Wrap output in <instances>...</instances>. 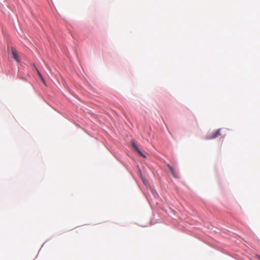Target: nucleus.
<instances>
[{
  "label": "nucleus",
  "instance_id": "f03ea898",
  "mask_svg": "<svg viewBox=\"0 0 260 260\" xmlns=\"http://www.w3.org/2000/svg\"><path fill=\"white\" fill-rule=\"evenodd\" d=\"M221 135L220 134V129H219L214 132L211 136H209L207 137V139H212L217 138Z\"/></svg>",
  "mask_w": 260,
  "mask_h": 260
},
{
  "label": "nucleus",
  "instance_id": "7ed1b4c3",
  "mask_svg": "<svg viewBox=\"0 0 260 260\" xmlns=\"http://www.w3.org/2000/svg\"><path fill=\"white\" fill-rule=\"evenodd\" d=\"M132 146L134 148V149L135 150V151H136L140 155L142 156L144 158H145L146 156L145 155H144L142 153V152L139 149V148H138V147L137 146L136 144L134 142H132Z\"/></svg>",
  "mask_w": 260,
  "mask_h": 260
},
{
  "label": "nucleus",
  "instance_id": "39448f33",
  "mask_svg": "<svg viewBox=\"0 0 260 260\" xmlns=\"http://www.w3.org/2000/svg\"><path fill=\"white\" fill-rule=\"evenodd\" d=\"M37 72L38 73V75H39V76L41 78V79H42V80H43V78H42V76L40 73V72L37 69Z\"/></svg>",
  "mask_w": 260,
  "mask_h": 260
},
{
  "label": "nucleus",
  "instance_id": "423d86ee",
  "mask_svg": "<svg viewBox=\"0 0 260 260\" xmlns=\"http://www.w3.org/2000/svg\"><path fill=\"white\" fill-rule=\"evenodd\" d=\"M256 257L259 260H260V255H256Z\"/></svg>",
  "mask_w": 260,
  "mask_h": 260
},
{
  "label": "nucleus",
  "instance_id": "20e7f679",
  "mask_svg": "<svg viewBox=\"0 0 260 260\" xmlns=\"http://www.w3.org/2000/svg\"><path fill=\"white\" fill-rule=\"evenodd\" d=\"M167 166L168 167V168L169 169V170L170 171L172 175L175 178H177L178 177V175L175 172V171H174V169L173 168V167L172 166H171L169 164H167Z\"/></svg>",
  "mask_w": 260,
  "mask_h": 260
},
{
  "label": "nucleus",
  "instance_id": "f257e3e1",
  "mask_svg": "<svg viewBox=\"0 0 260 260\" xmlns=\"http://www.w3.org/2000/svg\"><path fill=\"white\" fill-rule=\"evenodd\" d=\"M8 53H9V55H10L11 56V57L12 58H13L14 59H15L16 61H17V62L20 61V59L18 57V55L17 52V51L14 48L12 47V48L9 49Z\"/></svg>",
  "mask_w": 260,
  "mask_h": 260
}]
</instances>
